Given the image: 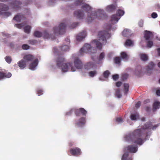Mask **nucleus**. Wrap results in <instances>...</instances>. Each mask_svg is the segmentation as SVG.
I'll use <instances>...</instances> for the list:
<instances>
[{"mask_svg":"<svg viewBox=\"0 0 160 160\" xmlns=\"http://www.w3.org/2000/svg\"><path fill=\"white\" fill-rule=\"evenodd\" d=\"M158 126L157 125L152 126L151 122H146L142 127V129L135 130L132 133L126 136L125 138L128 142H132L141 145L143 143V140L141 138L144 134L143 130L152 129L154 130Z\"/></svg>","mask_w":160,"mask_h":160,"instance_id":"obj_1","label":"nucleus"},{"mask_svg":"<svg viewBox=\"0 0 160 160\" xmlns=\"http://www.w3.org/2000/svg\"><path fill=\"white\" fill-rule=\"evenodd\" d=\"M65 58L62 56H59L56 59L57 66L59 67H61L62 70L63 72H67L70 69V71L74 72L76 70V68L81 69L83 67V64L81 61L78 58H75L74 63L75 67L72 66V63H65Z\"/></svg>","mask_w":160,"mask_h":160,"instance_id":"obj_2","label":"nucleus"},{"mask_svg":"<svg viewBox=\"0 0 160 160\" xmlns=\"http://www.w3.org/2000/svg\"><path fill=\"white\" fill-rule=\"evenodd\" d=\"M82 7L83 10L88 12V22H91L92 21L96 18L101 19H103L104 18L105 14L103 13V12L102 11L98 12H92L91 14L90 15V16H89V13L91 12V7L88 4H84L82 6Z\"/></svg>","mask_w":160,"mask_h":160,"instance_id":"obj_3","label":"nucleus"},{"mask_svg":"<svg viewBox=\"0 0 160 160\" xmlns=\"http://www.w3.org/2000/svg\"><path fill=\"white\" fill-rule=\"evenodd\" d=\"M79 52L81 55H82L84 52L91 53H96V48L92 47L89 44L86 43L83 47L80 49Z\"/></svg>","mask_w":160,"mask_h":160,"instance_id":"obj_4","label":"nucleus"},{"mask_svg":"<svg viewBox=\"0 0 160 160\" xmlns=\"http://www.w3.org/2000/svg\"><path fill=\"white\" fill-rule=\"evenodd\" d=\"M110 34L108 32L105 31H99L98 34V37L100 41H102L103 43H106L107 39L110 38Z\"/></svg>","mask_w":160,"mask_h":160,"instance_id":"obj_5","label":"nucleus"},{"mask_svg":"<svg viewBox=\"0 0 160 160\" xmlns=\"http://www.w3.org/2000/svg\"><path fill=\"white\" fill-rule=\"evenodd\" d=\"M66 24L65 23H61L58 27H54L53 32L56 35H62L65 32Z\"/></svg>","mask_w":160,"mask_h":160,"instance_id":"obj_6","label":"nucleus"},{"mask_svg":"<svg viewBox=\"0 0 160 160\" xmlns=\"http://www.w3.org/2000/svg\"><path fill=\"white\" fill-rule=\"evenodd\" d=\"M73 112H74L76 115L77 116H80L81 114L85 117L87 113V111L84 108H81L77 109H72L69 112H67L66 114L70 115Z\"/></svg>","mask_w":160,"mask_h":160,"instance_id":"obj_7","label":"nucleus"},{"mask_svg":"<svg viewBox=\"0 0 160 160\" xmlns=\"http://www.w3.org/2000/svg\"><path fill=\"white\" fill-rule=\"evenodd\" d=\"M138 150V147L134 145H129L127 147H125L124 151L125 152L128 151L132 153H134Z\"/></svg>","mask_w":160,"mask_h":160,"instance_id":"obj_8","label":"nucleus"},{"mask_svg":"<svg viewBox=\"0 0 160 160\" xmlns=\"http://www.w3.org/2000/svg\"><path fill=\"white\" fill-rule=\"evenodd\" d=\"M70 153L73 156H78L81 155V149L78 147H76L74 148H70L69 149Z\"/></svg>","mask_w":160,"mask_h":160,"instance_id":"obj_9","label":"nucleus"},{"mask_svg":"<svg viewBox=\"0 0 160 160\" xmlns=\"http://www.w3.org/2000/svg\"><path fill=\"white\" fill-rule=\"evenodd\" d=\"M117 6L116 4H112L108 6L106 8V10L108 12H112L115 11Z\"/></svg>","mask_w":160,"mask_h":160,"instance_id":"obj_10","label":"nucleus"},{"mask_svg":"<svg viewBox=\"0 0 160 160\" xmlns=\"http://www.w3.org/2000/svg\"><path fill=\"white\" fill-rule=\"evenodd\" d=\"M87 33L86 31H83L82 32L79 33L76 37V39L78 41L82 40L86 36Z\"/></svg>","mask_w":160,"mask_h":160,"instance_id":"obj_11","label":"nucleus"},{"mask_svg":"<svg viewBox=\"0 0 160 160\" xmlns=\"http://www.w3.org/2000/svg\"><path fill=\"white\" fill-rule=\"evenodd\" d=\"M75 122L76 125L78 126H82L85 123V118L84 117H82L79 120H76Z\"/></svg>","mask_w":160,"mask_h":160,"instance_id":"obj_12","label":"nucleus"},{"mask_svg":"<svg viewBox=\"0 0 160 160\" xmlns=\"http://www.w3.org/2000/svg\"><path fill=\"white\" fill-rule=\"evenodd\" d=\"M74 15L77 18L81 19L84 16L83 11L82 10H77L74 13Z\"/></svg>","mask_w":160,"mask_h":160,"instance_id":"obj_13","label":"nucleus"},{"mask_svg":"<svg viewBox=\"0 0 160 160\" xmlns=\"http://www.w3.org/2000/svg\"><path fill=\"white\" fill-rule=\"evenodd\" d=\"M42 36L45 39H51L52 40L55 39V37L54 36L51 35H49L46 31H44L43 32Z\"/></svg>","mask_w":160,"mask_h":160,"instance_id":"obj_14","label":"nucleus"},{"mask_svg":"<svg viewBox=\"0 0 160 160\" xmlns=\"http://www.w3.org/2000/svg\"><path fill=\"white\" fill-rule=\"evenodd\" d=\"M18 64L21 69H23L26 67L27 62L24 60L22 59L18 62Z\"/></svg>","mask_w":160,"mask_h":160,"instance_id":"obj_15","label":"nucleus"},{"mask_svg":"<svg viewBox=\"0 0 160 160\" xmlns=\"http://www.w3.org/2000/svg\"><path fill=\"white\" fill-rule=\"evenodd\" d=\"M12 76V74L10 72H0V80L4 78H9Z\"/></svg>","mask_w":160,"mask_h":160,"instance_id":"obj_16","label":"nucleus"},{"mask_svg":"<svg viewBox=\"0 0 160 160\" xmlns=\"http://www.w3.org/2000/svg\"><path fill=\"white\" fill-rule=\"evenodd\" d=\"M120 19V17H118L117 15L114 14L111 16V21L112 24H115L118 22Z\"/></svg>","mask_w":160,"mask_h":160,"instance_id":"obj_17","label":"nucleus"},{"mask_svg":"<svg viewBox=\"0 0 160 160\" xmlns=\"http://www.w3.org/2000/svg\"><path fill=\"white\" fill-rule=\"evenodd\" d=\"M92 46L95 45L96 47L99 50H101L102 48L101 43L97 40H93L92 42Z\"/></svg>","mask_w":160,"mask_h":160,"instance_id":"obj_18","label":"nucleus"},{"mask_svg":"<svg viewBox=\"0 0 160 160\" xmlns=\"http://www.w3.org/2000/svg\"><path fill=\"white\" fill-rule=\"evenodd\" d=\"M24 18V16L21 14H18L14 16L13 19L17 22H20Z\"/></svg>","mask_w":160,"mask_h":160,"instance_id":"obj_19","label":"nucleus"},{"mask_svg":"<svg viewBox=\"0 0 160 160\" xmlns=\"http://www.w3.org/2000/svg\"><path fill=\"white\" fill-rule=\"evenodd\" d=\"M122 160H132V156L129 155L128 152H125L122 156Z\"/></svg>","mask_w":160,"mask_h":160,"instance_id":"obj_20","label":"nucleus"},{"mask_svg":"<svg viewBox=\"0 0 160 160\" xmlns=\"http://www.w3.org/2000/svg\"><path fill=\"white\" fill-rule=\"evenodd\" d=\"M23 59L27 62L28 61H32L34 59V57L31 55H27L24 57Z\"/></svg>","mask_w":160,"mask_h":160,"instance_id":"obj_21","label":"nucleus"},{"mask_svg":"<svg viewBox=\"0 0 160 160\" xmlns=\"http://www.w3.org/2000/svg\"><path fill=\"white\" fill-rule=\"evenodd\" d=\"M94 64L92 62H89L84 66V68L86 69H90L93 68L94 66Z\"/></svg>","mask_w":160,"mask_h":160,"instance_id":"obj_22","label":"nucleus"},{"mask_svg":"<svg viewBox=\"0 0 160 160\" xmlns=\"http://www.w3.org/2000/svg\"><path fill=\"white\" fill-rule=\"evenodd\" d=\"M38 63V59L35 60L29 65V68L32 70H33L37 66Z\"/></svg>","mask_w":160,"mask_h":160,"instance_id":"obj_23","label":"nucleus"},{"mask_svg":"<svg viewBox=\"0 0 160 160\" xmlns=\"http://www.w3.org/2000/svg\"><path fill=\"white\" fill-rule=\"evenodd\" d=\"M160 108V102L159 101L155 102L153 105V111L156 110L157 109H159Z\"/></svg>","mask_w":160,"mask_h":160,"instance_id":"obj_24","label":"nucleus"},{"mask_svg":"<svg viewBox=\"0 0 160 160\" xmlns=\"http://www.w3.org/2000/svg\"><path fill=\"white\" fill-rule=\"evenodd\" d=\"M9 7L8 6L4 3H0V10L2 11H6L8 10Z\"/></svg>","mask_w":160,"mask_h":160,"instance_id":"obj_25","label":"nucleus"},{"mask_svg":"<svg viewBox=\"0 0 160 160\" xmlns=\"http://www.w3.org/2000/svg\"><path fill=\"white\" fill-rule=\"evenodd\" d=\"M122 35L125 37H129L130 35V32L129 29H125L122 32Z\"/></svg>","mask_w":160,"mask_h":160,"instance_id":"obj_26","label":"nucleus"},{"mask_svg":"<svg viewBox=\"0 0 160 160\" xmlns=\"http://www.w3.org/2000/svg\"><path fill=\"white\" fill-rule=\"evenodd\" d=\"M139 55L140 58L142 61H146L148 60V56L146 54L142 53L140 54Z\"/></svg>","mask_w":160,"mask_h":160,"instance_id":"obj_27","label":"nucleus"},{"mask_svg":"<svg viewBox=\"0 0 160 160\" xmlns=\"http://www.w3.org/2000/svg\"><path fill=\"white\" fill-rule=\"evenodd\" d=\"M151 34L150 31H146L145 32L144 37L146 40H148L149 39Z\"/></svg>","mask_w":160,"mask_h":160,"instance_id":"obj_28","label":"nucleus"},{"mask_svg":"<svg viewBox=\"0 0 160 160\" xmlns=\"http://www.w3.org/2000/svg\"><path fill=\"white\" fill-rule=\"evenodd\" d=\"M154 66V64L152 62H151L147 66V71H149V70H152Z\"/></svg>","mask_w":160,"mask_h":160,"instance_id":"obj_29","label":"nucleus"},{"mask_svg":"<svg viewBox=\"0 0 160 160\" xmlns=\"http://www.w3.org/2000/svg\"><path fill=\"white\" fill-rule=\"evenodd\" d=\"M124 11L123 10L119 9L117 11L116 15H117L118 17L120 18L124 14Z\"/></svg>","mask_w":160,"mask_h":160,"instance_id":"obj_30","label":"nucleus"},{"mask_svg":"<svg viewBox=\"0 0 160 160\" xmlns=\"http://www.w3.org/2000/svg\"><path fill=\"white\" fill-rule=\"evenodd\" d=\"M31 27L30 26L27 25L24 27V32L27 33H29L31 31Z\"/></svg>","mask_w":160,"mask_h":160,"instance_id":"obj_31","label":"nucleus"},{"mask_svg":"<svg viewBox=\"0 0 160 160\" xmlns=\"http://www.w3.org/2000/svg\"><path fill=\"white\" fill-rule=\"evenodd\" d=\"M123 85L124 90L125 91V94H127L129 90V84L128 83H124Z\"/></svg>","mask_w":160,"mask_h":160,"instance_id":"obj_32","label":"nucleus"},{"mask_svg":"<svg viewBox=\"0 0 160 160\" xmlns=\"http://www.w3.org/2000/svg\"><path fill=\"white\" fill-rule=\"evenodd\" d=\"M121 56L122 58L126 60H127L128 59V56L126 53L125 52H122L121 53Z\"/></svg>","mask_w":160,"mask_h":160,"instance_id":"obj_33","label":"nucleus"},{"mask_svg":"<svg viewBox=\"0 0 160 160\" xmlns=\"http://www.w3.org/2000/svg\"><path fill=\"white\" fill-rule=\"evenodd\" d=\"M42 33H41L39 31H36L34 32V36L38 38H40L42 36Z\"/></svg>","mask_w":160,"mask_h":160,"instance_id":"obj_34","label":"nucleus"},{"mask_svg":"<svg viewBox=\"0 0 160 160\" xmlns=\"http://www.w3.org/2000/svg\"><path fill=\"white\" fill-rule=\"evenodd\" d=\"M61 50L63 51H66L69 50V46L67 45H65L62 46L61 48Z\"/></svg>","mask_w":160,"mask_h":160,"instance_id":"obj_35","label":"nucleus"},{"mask_svg":"<svg viewBox=\"0 0 160 160\" xmlns=\"http://www.w3.org/2000/svg\"><path fill=\"white\" fill-rule=\"evenodd\" d=\"M133 44L132 41L130 39L127 40L125 43V45L128 46H130Z\"/></svg>","mask_w":160,"mask_h":160,"instance_id":"obj_36","label":"nucleus"},{"mask_svg":"<svg viewBox=\"0 0 160 160\" xmlns=\"http://www.w3.org/2000/svg\"><path fill=\"white\" fill-rule=\"evenodd\" d=\"M110 74V72L108 70H106L103 72V75L104 78H107Z\"/></svg>","mask_w":160,"mask_h":160,"instance_id":"obj_37","label":"nucleus"},{"mask_svg":"<svg viewBox=\"0 0 160 160\" xmlns=\"http://www.w3.org/2000/svg\"><path fill=\"white\" fill-rule=\"evenodd\" d=\"M115 63L116 64H119L121 62L120 58L119 57H116L114 58Z\"/></svg>","mask_w":160,"mask_h":160,"instance_id":"obj_38","label":"nucleus"},{"mask_svg":"<svg viewBox=\"0 0 160 160\" xmlns=\"http://www.w3.org/2000/svg\"><path fill=\"white\" fill-rule=\"evenodd\" d=\"M116 95L118 98H120L122 96V95L120 93V91L119 89H117L116 90Z\"/></svg>","mask_w":160,"mask_h":160,"instance_id":"obj_39","label":"nucleus"},{"mask_svg":"<svg viewBox=\"0 0 160 160\" xmlns=\"http://www.w3.org/2000/svg\"><path fill=\"white\" fill-rule=\"evenodd\" d=\"M97 74L96 71H91L89 73V75L90 77H93Z\"/></svg>","mask_w":160,"mask_h":160,"instance_id":"obj_40","label":"nucleus"},{"mask_svg":"<svg viewBox=\"0 0 160 160\" xmlns=\"http://www.w3.org/2000/svg\"><path fill=\"white\" fill-rule=\"evenodd\" d=\"M5 59L6 62L8 63H10L11 62L12 60V59L11 57L8 56H6Z\"/></svg>","mask_w":160,"mask_h":160,"instance_id":"obj_41","label":"nucleus"},{"mask_svg":"<svg viewBox=\"0 0 160 160\" xmlns=\"http://www.w3.org/2000/svg\"><path fill=\"white\" fill-rule=\"evenodd\" d=\"M138 116V114H132L130 116V118L132 120H134L136 119L137 117Z\"/></svg>","mask_w":160,"mask_h":160,"instance_id":"obj_42","label":"nucleus"},{"mask_svg":"<svg viewBox=\"0 0 160 160\" xmlns=\"http://www.w3.org/2000/svg\"><path fill=\"white\" fill-rule=\"evenodd\" d=\"M105 53L104 52H102L100 55L99 58H98V60L99 61H100L102 60V59L105 57Z\"/></svg>","mask_w":160,"mask_h":160,"instance_id":"obj_43","label":"nucleus"},{"mask_svg":"<svg viewBox=\"0 0 160 160\" xmlns=\"http://www.w3.org/2000/svg\"><path fill=\"white\" fill-rule=\"evenodd\" d=\"M30 47L27 44H23L22 46V48L24 50H27L30 48Z\"/></svg>","mask_w":160,"mask_h":160,"instance_id":"obj_44","label":"nucleus"},{"mask_svg":"<svg viewBox=\"0 0 160 160\" xmlns=\"http://www.w3.org/2000/svg\"><path fill=\"white\" fill-rule=\"evenodd\" d=\"M119 78V75L118 74H115L112 76V79L115 81H116L118 80Z\"/></svg>","mask_w":160,"mask_h":160,"instance_id":"obj_45","label":"nucleus"},{"mask_svg":"<svg viewBox=\"0 0 160 160\" xmlns=\"http://www.w3.org/2000/svg\"><path fill=\"white\" fill-rule=\"evenodd\" d=\"M29 42L30 44L32 45H34L37 42V41L36 40H29Z\"/></svg>","mask_w":160,"mask_h":160,"instance_id":"obj_46","label":"nucleus"},{"mask_svg":"<svg viewBox=\"0 0 160 160\" xmlns=\"http://www.w3.org/2000/svg\"><path fill=\"white\" fill-rule=\"evenodd\" d=\"M153 45V42L151 41H148L147 42V46L148 47L151 48Z\"/></svg>","mask_w":160,"mask_h":160,"instance_id":"obj_47","label":"nucleus"},{"mask_svg":"<svg viewBox=\"0 0 160 160\" xmlns=\"http://www.w3.org/2000/svg\"><path fill=\"white\" fill-rule=\"evenodd\" d=\"M78 24L77 22L73 23L71 25L69 26V27L70 29H73L75 28Z\"/></svg>","mask_w":160,"mask_h":160,"instance_id":"obj_48","label":"nucleus"},{"mask_svg":"<svg viewBox=\"0 0 160 160\" xmlns=\"http://www.w3.org/2000/svg\"><path fill=\"white\" fill-rule=\"evenodd\" d=\"M15 26L18 28H21L24 26V24L23 23H21L20 24H15Z\"/></svg>","mask_w":160,"mask_h":160,"instance_id":"obj_49","label":"nucleus"},{"mask_svg":"<svg viewBox=\"0 0 160 160\" xmlns=\"http://www.w3.org/2000/svg\"><path fill=\"white\" fill-rule=\"evenodd\" d=\"M138 24L139 27H142L143 25V21L142 20H140L138 23Z\"/></svg>","mask_w":160,"mask_h":160,"instance_id":"obj_50","label":"nucleus"},{"mask_svg":"<svg viewBox=\"0 0 160 160\" xmlns=\"http://www.w3.org/2000/svg\"><path fill=\"white\" fill-rule=\"evenodd\" d=\"M152 17L155 18L158 17V14L156 12H153L151 14Z\"/></svg>","mask_w":160,"mask_h":160,"instance_id":"obj_51","label":"nucleus"},{"mask_svg":"<svg viewBox=\"0 0 160 160\" xmlns=\"http://www.w3.org/2000/svg\"><path fill=\"white\" fill-rule=\"evenodd\" d=\"M116 121L119 123L122 122H123V120L122 118H118L116 119Z\"/></svg>","mask_w":160,"mask_h":160,"instance_id":"obj_52","label":"nucleus"},{"mask_svg":"<svg viewBox=\"0 0 160 160\" xmlns=\"http://www.w3.org/2000/svg\"><path fill=\"white\" fill-rule=\"evenodd\" d=\"M140 105H141V102L140 101H138L136 104V105H135V107L137 108H138L140 107Z\"/></svg>","mask_w":160,"mask_h":160,"instance_id":"obj_53","label":"nucleus"},{"mask_svg":"<svg viewBox=\"0 0 160 160\" xmlns=\"http://www.w3.org/2000/svg\"><path fill=\"white\" fill-rule=\"evenodd\" d=\"M43 91L42 90H38L37 91V93L38 94V95H41L42 94Z\"/></svg>","mask_w":160,"mask_h":160,"instance_id":"obj_54","label":"nucleus"},{"mask_svg":"<svg viewBox=\"0 0 160 160\" xmlns=\"http://www.w3.org/2000/svg\"><path fill=\"white\" fill-rule=\"evenodd\" d=\"M122 84V82H118L116 83V85L118 87H120Z\"/></svg>","mask_w":160,"mask_h":160,"instance_id":"obj_55","label":"nucleus"},{"mask_svg":"<svg viewBox=\"0 0 160 160\" xmlns=\"http://www.w3.org/2000/svg\"><path fill=\"white\" fill-rule=\"evenodd\" d=\"M5 15L7 17L11 15V13L10 12H6L4 13Z\"/></svg>","mask_w":160,"mask_h":160,"instance_id":"obj_56","label":"nucleus"},{"mask_svg":"<svg viewBox=\"0 0 160 160\" xmlns=\"http://www.w3.org/2000/svg\"><path fill=\"white\" fill-rule=\"evenodd\" d=\"M128 75L127 74H125L122 76V78L124 79H126L128 78Z\"/></svg>","mask_w":160,"mask_h":160,"instance_id":"obj_57","label":"nucleus"},{"mask_svg":"<svg viewBox=\"0 0 160 160\" xmlns=\"http://www.w3.org/2000/svg\"><path fill=\"white\" fill-rule=\"evenodd\" d=\"M150 102V100L149 99H147L145 100L144 101V104H146L148 103H149Z\"/></svg>","mask_w":160,"mask_h":160,"instance_id":"obj_58","label":"nucleus"},{"mask_svg":"<svg viewBox=\"0 0 160 160\" xmlns=\"http://www.w3.org/2000/svg\"><path fill=\"white\" fill-rule=\"evenodd\" d=\"M156 93L158 96H160V90H157L156 91Z\"/></svg>","mask_w":160,"mask_h":160,"instance_id":"obj_59","label":"nucleus"},{"mask_svg":"<svg viewBox=\"0 0 160 160\" xmlns=\"http://www.w3.org/2000/svg\"><path fill=\"white\" fill-rule=\"evenodd\" d=\"M65 41H67V42H68V44H69L70 43V39H69V38H67L66 39H65Z\"/></svg>","mask_w":160,"mask_h":160,"instance_id":"obj_60","label":"nucleus"},{"mask_svg":"<svg viewBox=\"0 0 160 160\" xmlns=\"http://www.w3.org/2000/svg\"><path fill=\"white\" fill-rule=\"evenodd\" d=\"M157 51L158 55L160 56V48L157 49Z\"/></svg>","mask_w":160,"mask_h":160,"instance_id":"obj_61","label":"nucleus"},{"mask_svg":"<svg viewBox=\"0 0 160 160\" xmlns=\"http://www.w3.org/2000/svg\"><path fill=\"white\" fill-rule=\"evenodd\" d=\"M150 108L149 107H146V110L147 111H148L150 110Z\"/></svg>","mask_w":160,"mask_h":160,"instance_id":"obj_62","label":"nucleus"},{"mask_svg":"<svg viewBox=\"0 0 160 160\" xmlns=\"http://www.w3.org/2000/svg\"><path fill=\"white\" fill-rule=\"evenodd\" d=\"M141 120L142 121H144L145 120V118L144 117H143L142 118Z\"/></svg>","mask_w":160,"mask_h":160,"instance_id":"obj_63","label":"nucleus"},{"mask_svg":"<svg viewBox=\"0 0 160 160\" xmlns=\"http://www.w3.org/2000/svg\"><path fill=\"white\" fill-rule=\"evenodd\" d=\"M158 67L160 68V62L158 63Z\"/></svg>","mask_w":160,"mask_h":160,"instance_id":"obj_64","label":"nucleus"}]
</instances>
